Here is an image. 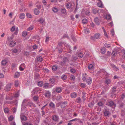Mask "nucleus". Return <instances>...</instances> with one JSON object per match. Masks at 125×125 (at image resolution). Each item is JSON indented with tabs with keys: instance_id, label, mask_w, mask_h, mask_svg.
<instances>
[{
	"instance_id": "1",
	"label": "nucleus",
	"mask_w": 125,
	"mask_h": 125,
	"mask_svg": "<svg viewBox=\"0 0 125 125\" xmlns=\"http://www.w3.org/2000/svg\"><path fill=\"white\" fill-rule=\"evenodd\" d=\"M100 36V34H96L94 36H92L91 37V39L93 41H95V39H97L99 38Z\"/></svg>"
},
{
	"instance_id": "2",
	"label": "nucleus",
	"mask_w": 125,
	"mask_h": 125,
	"mask_svg": "<svg viewBox=\"0 0 125 125\" xmlns=\"http://www.w3.org/2000/svg\"><path fill=\"white\" fill-rule=\"evenodd\" d=\"M107 105L111 106L113 108H115L116 107V104L112 101H109L107 103Z\"/></svg>"
},
{
	"instance_id": "3",
	"label": "nucleus",
	"mask_w": 125,
	"mask_h": 125,
	"mask_svg": "<svg viewBox=\"0 0 125 125\" xmlns=\"http://www.w3.org/2000/svg\"><path fill=\"white\" fill-rule=\"evenodd\" d=\"M12 84V83H11L10 84H7L6 85L5 87V89L6 91H8L10 90L11 85Z\"/></svg>"
},
{
	"instance_id": "4",
	"label": "nucleus",
	"mask_w": 125,
	"mask_h": 125,
	"mask_svg": "<svg viewBox=\"0 0 125 125\" xmlns=\"http://www.w3.org/2000/svg\"><path fill=\"white\" fill-rule=\"evenodd\" d=\"M67 105V102H64L61 103L60 105L61 107L62 108H63L65 107Z\"/></svg>"
},
{
	"instance_id": "5",
	"label": "nucleus",
	"mask_w": 125,
	"mask_h": 125,
	"mask_svg": "<svg viewBox=\"0 0 125 125\" xmlns=\"http://www.w3.org/2000/svg\"><path fill=\"white\" fill-rule=\"evenodd\" d=\"M117 104L119 105V107L121 108H123L124 105V104L121 101H118Z\"/></svg>"
},
{
	"instance_id": "6",
	"label": "nucleus",
	"mask_w": 125,
	"mask_h": 125,
	"mask_svg": "<svg viewBox=\"0 0 125 125\" xmlns=\"http://www.w3.org/2000/svg\"><path fill=\"white\" fill-rule=\"evenodd\" d=\"M27 105L29 107H31L32 106L34 107H36V105L30 101L28 102Z\"/></svg>"
},
{
	"instance_id": "7",
	"label": "nucleus",
	"mask_w": 125,
	"mask_h": 125,
	"mask_svg": "<svg viewBox=\"0 0 125 125\" xmlns=\"http://www.w3.org/2000/svg\"><path fill=\"white\" fill-rule=\"evenodd\" d=\"M36 59L37 62H40L42 61L43 58L41 56H38L36 57Z\"/></svg>"
},
{
	"instance_id": "8",
	"label": "nucleus",
	"mask_w": 125,
	"mask_h": 125,
	"mask_svg": "<svg viewBox=\"0 0 125 125\" xmlns=\"http://www.w3.org/2000/svg\"><path fill=\"white\" fill-rule=\"evenodd\" d=\"M20 118L21 121H26L27 120V117L25 115H20Z\"/></svg>"
},
{
	"instance_id": "9",
	"label": "nucleus",
	"mask_w": 125,
	"mask_h": 125,
	"mask_svg": "<svg viewBox=\"0 0 125 125\" xmlns=\"http://www.w3.org/2000/svg\"><path fill=\"white\" fill-rule=\"evenodd\" d=\"M82 79L83 80L85 81L87 77V75L86 73H83L82 76Z\"/></svg>"
},
{
	"instance_id": "10",
	"label": "nucleus",
	"mask_w": 125,
	"mask_h": 125,
	"mask_svg": "<svg viewBox=\"0 0 125 125\" xmlns=\"http://www.w3.org/2000/svg\"><path fill=\"white\" fill-rule=\"evenodd\" d=\"M7 62H8L6 60H3L1 62V65L4 66H6Z\"/></svg>"
},
{
	"instance_id": "11",
	"label": "nucleus",
	"mask_w": 125,
	"mask_h": 125,
	"mask_svg": "<svg viewBox=\"0 0 125 125\" xmlns=\"http://www.w3.org/2000/svg\"><path fill=\"white\" fill-rule=\"evenodd\" d=\"M55 79L54 78H51L49 80L50 82L53 84H55Z\"/></svg>"
},
{
	"instance_id": "12",
	"label": "nucleus",
	"mask_w": 125,
	"mask_h": 125,
	"mask_svg": "<svg viewBox=\"0 0 125 125\" xmlns=\"http://www.w3.org/2000/svg\"><path fill=\"white\" fill-rule=\"evenodd\" d=\"M116 91V87H114L112 89V92L111 93V94L112 95L115 94V93Z\"/></svg>"
},
{
	"instance_id": "13",
	"label": "nucleus",
	"mask_w": 125,
	"mask_h": 125,
	"mask_svg": "<svg viewBox=\"0 0 125 125\" xmlns=\"http://www.w3.org/2000/svg\"><path fill=\"white\" fill-rule=\"evenodd\" d=\"M92 79L91 77H89L86 80V82L87 84H90L91 83Z\"/></svg>"
},
{
	"instance_id": "14",
	"label": "nucleus",
	"mask_w": 125,
	"mask_h": 125,
	"mask_svg": "<svg viewBox=\"0 0 125 125\" xmlns=\"http://www.w3.org/2000/svg\"><path fill=\"white\" fill-rule=\"evenodd\" d=\"M77 93L75 92H73L71 93V96L73 98H74L76 97L77 96Z\"/></svg>"
},
{
	"instance_id": "15",
	"label": "nucleus",
	"mask_w": 125,
	"mask_h": 125,
	"mask_svg": "<svg viewBox=\"0 0 125 125\" xmlns=\"http://www.w3.org/2000/svg\"><path fill=\"white\" fill-rule=\"evenodd\" d=\"M104 114L105 116H107L108 117L110 115L109 111L107 110H106L104 112Z\"/></svg>"
},
{
	"instance_id": "16",
	"label": "nucleus",
	"mask_w": 125,
	"mask_h": 125,
	"mask_svg": "<svg viewBox=\"0 0 125 125\" xmlns=\"http://www.w3.org/2000/svg\"><path fill=\"white\" fill-rule=\"evenodd\" d=\"M117 54V52L115 50H113L111 53L112 56H115Z\"/></svg>"
},
{
	"instance_id": "17",
	"label": "nucleus",
	"mask_w": 125,
	"mask_h": 125,
	"mask_svg": "<svg viewBox=\"0 0 125 125\" xmlns=\"http://www.w3.org/2000/svg\"><path fill=\"white\" fill-rule=\"evenodd\" d=\"M25 17V14L24 13H22L20 14L19 18L21 19H23Z\"/></svg>"
},
{
	"instance_id": "18",
	"label": "nucleus",
	"mask_w": 125,
	"mask_h": 125,
	"mask_svg": "<svg viewBox=\"0 0 125 125\" xmlns=\"http://www.w3.org/2000/svg\"><path fill=\"white\" fill-rule=\"evenodd\" d=\"M62 88L59 87H57L56 88V91L58 93H60L61 92Z\"/></svg>"
},
{
	"instance_id": "19",
	"label": "nucleus",
	"mask_w": 125,
	"mask_h": 125,
	"mask_svg": "<svg viewBox=\"0 0 125 125\" xmlns=\"http://www.w3.org/2000/svg\"><path fill=\"white\" fill-rule=\"evenodd\" d=\"M94 21L95 23L97 25H99V20L98 17H96L94 19Z\"/></svg>"
},
{
	"instance_id": "20",
	"label": "nucleus",
	"mask_w": 125,
	"mask_h": 125,
	"mask_svg": "<svg viewBox=\"0 0 125 125\" xmlns=\"http://www.w3.org/2000/svg\"><path fill=\"white\" fill-rule=\"evenodd\" d=\"M38 90H37V88H35L33 89L32 92V94L33 95L34 94H35L37 93H38Z\"/></svg>"
},
{
	"instance_id": "21",
	"label": "nucleus",
	"mask_w": 125,
	"mask_h": 125,
	"mask_svg": "<svg viewBox=\"0 0 125 125\" xmlns=\"http://www.w3.org/2000/svg\"><path fill=\"white\" fill-rule=\"evenodd\" d=\"M43 85V82L42 81H39L38 83V85L40 87H42Z\"/></svg>"
},
{
	"instance_id": "22",
	"label": "nucleus",
	"mask_w": 125,
	"mask_h": 125,
	"mask_svg": "<svg viewBox=\"0 0 125 125\" xmlns=\"http://www.w3.org/2000/svg\"><path fill=\"white\" fill-rule=\"evenodd\" d=\"M16 42L14 41H10V45L11 47H13L16 45Z\"/></svg>"
},
{
	"instance_id": "23",
	"label": "nucleus",
	"mask_w": 125,
	"mask_h": 125,
	"mask_svg": "<svg viewBox=\"0 0 125 125\" xmlns=\"http://www.w3.org/2000/svg\"><path fill=\"white\" fill-rule=\"evenodd\" d=\"M22 123L23 125H32L30 122H22Z\"/></svg>"
},
{
	"instance_id": "24",
	"label": "nucleus",
	"mask_w": 125,
	"mask_h": 125,
	"mask_svg": "<svg viewBox=\"0 0 125 125\" xmlns=\"http://www.w3.org/2000/svg\"><path fill=\"white\" fill-rule=\"evenodd\" d=\"M58 119V117L57 115H54L52 116V119L54 121H57Z\"/></svg>"
},
{
	"instance_id": "25",
	"label": "nucleus",
	"mask_w": 125,
	"mask_h": 125,
	"mask_svg": "<svg viewBox=\"0 0 125 125\" xmlns=\"http://www.w3.org/2000/svg\"><path fill=\"white\" fill-rule=\"evenodd\" d=\"M106 52V49L105 47H103L101 50V53L102 54H104Z\"/></svg>"
},
{
	"instance_id": "26",
	"label": "nucleus",
	"mask_w": 125,
	"mask_h": 125,
	"mask_svg": "<svg viewBox=\"0 0 125 125\" xmlns=\"http://www.w3.org/2000/svg\"><path fill=\"white\" fill-rule=\"evenodd\" d=\"M34 13L36 15H38L40 13L39 10L37 9H35L34 10Z\"/></svg>"
},
{
	"instance_id": "27",
	"label": "nucleus",
	"mask_w": 125,
	"mask_h": 125,
	"mask_svg": "<svg viewBox=\"0 0 125 125\" xmlns=\"http://www.w3.org/2000/svg\"><path fill=\"white\" fill-rule=\"evenodd\" d=\"M49 105L52 108H54L55 107V105L52 102H51L50 103Z\"/></svg>"
},
{
	"instance_id": "28",
	"label": "nucleus",
	"mask_w": 125,
	"mask_h": 125,
	"mask_svg": "<svg viewBox=\"0 0 125 125\" xmlns=\"http://www.w3.org/2000/svg\"><path fill=\"white\" fill-rule=\"evenodd\" d=\"M38 21L41 24H43L44 21V20L42 18H40L38 20Z\"/></svg>"
},
{
	"instance_id": "29",
	"label": "nucleus",
	"mask_w": 125,
	"mask_h": 125,
	"mask_svg": "<svg viewBox=\"0 0 125 125\" xmlns=\"http://www.w3.org/2000/svg\"><path fill=\"white\" fill-rule=\"evenodd\" d=\"M49 84L48 83L46 82L44 84L43 87L45 88H48L49 87Z\"/></svg>"
},
{
	"instance_id": "30",
	"label": "nucleus",
	"mask_w": 125,
	"mask_h": 125,
	"mask_svg": "<svg viewBox=\"0 0 125 125\" xmlns=\"http://www.w3.org/2000/svg\"><path fill=\"white\" fill-rule=\"evenodd\" d=\"M111 82V80L109 79H107L105 80V83L108 85Z\"/></svg>"
},
{
	"instance_id": "31",
	"label": "nucleus",
	"mask_w": 125,
	"mask_h": 125,
	"mask_svg": "<svg viewBox=\"0 0 125 125\" xmlns=\"http://www.w3.org/2000/svg\"><path fill=\"white\" fill-rule=\"evenodd\" d=\"M45 96L47 97H49L51 96V94L50 92L49 91H47V92L45 94Z\"/></svg>"
},
{
	"instance_id": "32",
	"label": "nucleus",
	"mask_w": 125,
	"mask_h": 125,
	"mask_svg": "<svg viewBox=\"0 0 125 125\" xmlns=\"http://www.w3.org/2000/svg\"><path fill=\"white\" fill-rule=\"evenodd\" d=\"M97 104L99 106H103L104 104L103 102H99Z\"/></svg>"
},
{
	"instance_id": "33",
	"label": "nucleus",
	"mask_w": 125,
	"mask_h": 125,
	"mask_svg": "<svg viewBox=\"0 0 125 125\" xmlns=\"http://www.w3.org/2000/svg\"><path fill=\"white\" fill-rule=\"evenodd\" d=\"M61 12L63 14L65 13L66 12V10L64 8H63L61 9Z\"/></svg>"
},
{
	"instance_id": "34",
	"label": "nucleus",
	"mask_w": 125,
	"mask_h": 125,
	"mask_svg": "<svg viewBox=\"0 0 125 125\" xmlns=\"http://www.w3.org/2000/svg\"><path fill=\"white\" fill-rule=\"evenodd\" d=\"M14 34H13L11 37H8L7 38L8 40L9 41H11V40L13 39L14 37Z\"/></svg>"
},
{
	"instance_id": "35",
	"label": "nucleus",
	"mask_w": 125,
	"mask_h": 125,
	"mask_svg": "<svg viewBox=\"0 0 125 125\" xmlns=\"http://www.w3.org/2000/svg\"><path fill=\"white\" fill-rule=\"evenodd\" d=\"M82 22L83 24H85L87 22V21L86 19H83L82 20Z\"/></svg>"
},
{
	"instance_id": "36",
	"label": "nucleus",
	"mask_w": 125,
	"mask_h": 125,
	"mask_svg": "<svg viewBox=\"0 0 125 125\" xmlns=\"http://www.w3.org/2000/svg\"><path fill=\"white\" fill-rule=\"evenodd\" d=\"M70 72L72 73H75L76 71L75 70L72 68H71Z\"/></svg>"
},
{
	"instance_id": "37",
	"label": "nucleus",
	"mask_w": 125,
	"mask_h": 125,
	"mask_svg": "<svg viewBox=\"0 0 125 125\" xmlns=\"http://www.w3.org/2000/svg\"><path fill=\"white\" fill-rule=\"evenodd\" d=\"M67 77V76L65 75H63L62 76L61 78L63 80H66Z\"/></svg>"
},
{
	"instance_id": "38",
	"label": "nucleus",
	"mask_w": 125,
	"mask_h": 125,
	"mask_svg": "<svg viewBox=\"0 0 125 125\" xmlns=\"http://www.w3.org/2000/svg\"><path fill=\"white\" fill-rule=\"evenodd\" d=\"M33 99L34 101H37L38 100V97L36 96H34L33 97Z\"/></svg>"
},
{
	"instance_id": "39",
	"label": "nucleus",
	"mask_w": 125,
	"mask_h": 125,
	"mask_svg": "<svg viewBox=\"0 0 125 125\" xmlns=\"http://www.w3.org/2000/svg\"><path fill=\"white\" fill-rule=\"evenodd\" d=\"M57 67L55 65L53 66L52 67V69L54 71H56L57 69Z\"/></svg>"
},
{
	"instance_id": "40",
	"label": "nucleus",
	"mask_w": 125,
	"mask_h": 125,
	"mask_svg": "<svg viewBox=\"0 0 125 125\" xmlns=\"http://www.w3.org/2000/svg\"><path fill=\"white\" fill-rule=\"evenodd\" d=\"M63 43L62 42H59L58 43L57 48H58V47H60L61 46Z\"/></svg>"
},
{
	"instance_id": "41",
	"label": "nucleus",
	"mask_w": 125,
	"mask_h": 125,
	"mask_svg": "<svg viewBox=\"0 0 125 125\" xmlns=\"http://www.w3.org/2000/svg\"><path fill=\"white\" fill-rule=\"evenodd\" d=\"M14 119V117L13 116L11 115L8 118V119L9 121H12Z\"/></svg>"
},
{
	"instance_id": "42",
	"label": "nucleus",
	"mask_w": 125,
	"mask_h": 125,
	"mask_svg": "<svg viewBox=\"0 0 125 125\" xmlns=\"http://www.w3.org/2000/svg\"><path fill=\"white\" fill-rule=\"evenodd\" d=\"M4 111L5 113H8L9 111V110L7 107L5 108Z\"/></svg>"
},
{
	"instance_id": "43",
	"label": "nucleus",
	"mask_w": 125,
	"mask_h": 125,
	"mask_svg": "<svg viewBox=\"0 0 125 125\" xmlns=\"http://www.w3.org/2000/svg\"><path fill=\"white\" fill-rule=\"evenodd\" d=\"M94 67L92 64H90L88 66V69L90 70H92L93 68Z\"/></svg>"
},
{
	"instance_id": "44",
	"label": "nucleus",
	"mask_w": 125,
	"mask_h": 125,
	"mask_svg": "<svg viewBox=\"0 0 125 125\" xmlns=\"http://www.w3.org/2000/svg\"><path fill=\"white\" fill-rule=\"evenodd\" d=\"M52 10L54 12H56L58 11V9L57 8L54 7L52 8Z\"/></svg>"
},
{
	"instance_id": "45",
	"label": "nucleus",
	"mask_w": 125,
	"mask_h": 125,
	"mask_svg": "<svg viewBox=\"0 0 125 125\" xmlns=\"http://www.w3.org/2000/svg\"><path fill=\"white\" fill-rule=\"evenodd\" d=\"M26 101V99H24L22 103V106H21L22 108H21V110H22V109L23 107L24 108H25V107L23 106V105L24 103H25Z\"/></svg>"
},
{
	"instance_id": "46",
	"label": "nucleus",
	"mask_w": 125,
	"mask_h": 125,
	"mask_svg": "<svg viewBox=\"0 0 125 125\" xmlns=\"http://www.w3.org/2000/svg\"><path fill=\"white\" fill-rule=\"evenodd\" d=\"M57 48L58 49V51L59 53H61L62 52V48L59 47Z\"/></svg>"
},
{
	"instance_id": "47",
	"label": "nucleus",
	"mask_w": 125,
	"mask_h": 125,
	"mask_svg": "<svg viewBox=\"0 0 125 125\" xmlns=\"http://www.w3.org/2000/svg\"><path fill=\"white\" fill-rule=\"evenodd\" d=\"M71 6V4L70 3H67L66 5V6L68 8H70Z\"/></svg>"
},
{
	"instance_id": "48",
	"label": "nucleus",
	"mask_w": 125,
	"mask_h": 125,
	"mask_svg": "<svg viewBox=\"0 0 125 125\" xmlns=\"http://www.w3.org/2000/svg\"><path fill=\"white\" fill-rule=\"evenodd\" d=\"M20 75V73L19 72H17L15 73V75L16 78H17Z\"/></svg>"
},
{
	"instance_id": "49",
	"label": "nucleus",
	"mask_w": 125,
	"mask_h": 125,
	"mask_svg": "<svg viewBox=\"0 0 125 125\" xmlns=\"http://www.w3.org/2000/svg\"><path fill=\"white\" fill-rule=\"evenodd\" d=\"M62 61L65 63H66V62L68 61V60L67 57H65L63 58Z\"/></svg>"
},
{
	"instance_id": "50",
	"label": "nucleus",
	"mask_w": 125,
	"mask_h": 125,
	"mask_svg": "<svg viewBox=\"0 0 125 125\" xmlns=\"http://www.w3.org/2000/svg\"><path fill=\"white\" fill-rule=\"evenodd\" d=\"M83 53H80L78 54V57L80 58H82L83 56Z\"/></svg>"
},
{
	"instance_id": "51",
	"label": "nucleus",
	"mask_w": 125,
	"mask_h": 125,
	"mask_svg": "<svg viewBox=\"0 0 125 125\" xmlns=\"http://www.w3.org/2000/svg\"><path fill=\"white\" fill-rule=\"evenodd\" d=\"M70 79L72 80H74L75 79V77L74 76L72 75L70 76Z\"/></svg>"
},
{
	"instance_id": "52",
	"label": "nucleus",
	"mask_w": 125,
	"mask_h": 125,
	"mask_svg": "<svg viewBox=\"0 0 125 125\" xmlns=\"http://www.w3.org/2000/svg\"><path fill=\"white\" fill-rule=\"evenodd\" d=\"M60 64L62 66H64L65 64V63L63 61H62L60 62Z\"/></svg>"
},
{
	"instance_id": "53",
	"label": "nucleus",
	"mask_w": 125,
	"mask_h": 125,
	"mask_svg": "<svg viewBox=\"0 0 125 125\" xmlns=\"http://www.w3.org/2000/svg\"><path fill=\"white\" fill-rule=\"evenodd\" d=\"M106 18L108 20H110L111 18L110 15H107L106 17Z\"/></svg>"
},
{
	"instance_id": "54",
	"label": "nucleus",
	"mask_w": 125,
	"mask_h": 125,
	"mask_svg": "<svg viewBox=\"0 0 125 125\" xmlns=\"http://www.w3.org/2000/svg\"><path fill=\"white\" fill-rule=\"evenodd\" d=\"M27 34V32H23L22 33V35L23 36L25 37L26 36Z\"/></svg>"
},
{
	"instance_id": "55",
	"label": "nucleus",
	"mask_w": 125,
	"mask_h": 125,
	"mask_svg": "<svg viewBox=\"0 0 125 125\" xmlns=\"http://www.w3.org/2000/svg\"><path fill=\"white\" fill-rule=\"evenodd\" d=\"M19 85V82L18 81H15V85L16 87H17Z\"/></svg>"
},
{
	"instance_id": "56",
	"label": "nucleus",
	"mask_w": 125,
	"mask_h": 125,
	"mask_svg": "<svg viewBox=\"0 0 125 125\" xmlns=\"http://www.w3.org/2000/svg\"><path fill=\"white\" fill-rule=\"evenodd\" d=\"M26 16L30 18H31L32 17L31 15L29 13H27L26 14Z\"/></svg>"
},
{
	"instance_id": "57",
	"label": "nucleus",
	"mask_w": 125,
	"mask_h": 125,
	"mask_svg": "<svg viewBox=\"0 0 125 125\" xmlns=\"http://www.w3.org/2000/svg\"><path fill=\"white\" fill-rule=\"evenodd\" d=\"M15 30V27L14 26H13L12 27L11 29V31L12 32H13L14 31V30Z\"/></svg>"
},
{
	"instance_id": "58",
	"label": "nucleus",
	"mask_w": 125,
	"mask_h": 125,
	"mask_svg": "<svg viewBox=\"0 0 125 125\" xmlns=\"http://www.w3.org/2000/svg\"><path fill=\"white\" fill-rule=\"evenodd\" d=\"M12 52L14 53H16L18 51V50L17 49H14L12 50Z\"/></svg>"
},
{
	"instance_id": "59",
	"label": "nucleus",
	"mask_w": 125,
	"mask_h": 125,
	"mask_svg": "<svg viewBox=\"0 0 125 125\" xmlns=\"http://www.w3.org/2000/svg\"><path fill=\"white\" fill-rule=\"evenodd\" d=\"M104 45L105 47L108 48H109L111 47V46L109 45V44L107 43L105 44Z\"/></svg>"
},
{
	"instance_id": "60",
	"label": "nucleus",
	"mask_w": 125,
	"mask_h": 125,
	"mask_svg": "<svg viewBox=\"0 0 125 125\" xmlns=\"http://www.w3.org/2000/svg\"><path fill=\"white\" fill-rule=\"evenodd\" d=\"M77 121L81 123V125H83V123H82V121L79 119H77Z\"/></svg>"
},
{
	"instance_id": "61",
	"label": "nucleus",
	"mask_w": 125,
	"mask_h": 125,
	"mask_svg": "<svg viewBox=\"0 0 125 125\" xmlns=\"http://www.w3.org/2000/svg\"><path fill=\"white\" fill-rule=\"evenodd\" d=\"M93 104L91 102L90 103L88 104V106L90 108H91L93 107Z\"/></svg>"
},
{
	"instance_id": "62",
	"label": "nucleus",
	"mask_w": 125,
	"mask_h": 125,
	"mask_svg": "<svg viewBox=\"0 0 125 125\" xmlns=\"http://www.w3.org/2000/svg\"><path fill=\"white\" fill-rule=\"evenodd\" d=\"M98 10H96L94 9L93 10V13L94 14H96Z\"/></svg>"
},
{
	"instance_id": "63",
	"label": "nucleus",
	"mask_w": 125,
	"mask_h": 125,
	"mask_svg": "<svg viewBox=\"0 0 125 125\" xmlns=\"http://www.w3.org/2000/svg\"><path fill=\"white\" fill-rule=\"evenodd\" d=\"M33 27L32 26L30 27L27 29V31L31 30L33 29Z\"/></svg>"
},
{
	"instance_id": "64",
	"label": "nucleus",
	"mask_w": 125,
	"mask_h": 125,
	"mask_svg": "<svg viewBox=\"0 0 125 125\" xmlns=\"http://www.w3.org/2000/svg\"><path fill=\"white\" fill-rule=\"evenodd\" d=\"M4 77V75L3 74L0 73V78H3Z\"/></svg>"
}]
</instances>
